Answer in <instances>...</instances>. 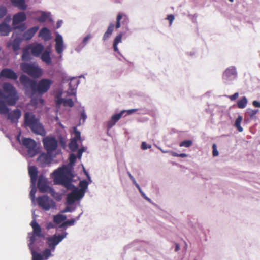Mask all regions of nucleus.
<instances>
[{
	"instance_id": "obj_21",
	"label": "nucleus",
	"mask_w": 260,
	"mask_h": 260,
	"mask_svg": "<svg viewBox=\"0 0 260 260\" xmlns=\"http://www.w3.org/2000/svg\"><path fill=\"white\" fill-rule=\"evenodd\" d=\"M30 225L32 228L33 231L32 232L29 233V234H31L32 240H34L35 235L39 236H44V235L42 234L41 228L40 226L35 219H34L31 222Z\"/></svg>"
},
{
	"instance_id": "obj_34",
	"label": "nucleus",
	"mask_w": 260,
	"mask_h": 260,
	"mask_svg": "<svg viewBox=\"0 0 260 260\" xmlns=\"http://www.w3.org/2000/svg\"><path fill=\"white\" fill-rule=\"evenodd\" d=\"M22 41V39L19 37H16L14 39L12 44L14 51H17L20 49V45Z\"/></svg>"
},
{
	"instance_id": "obj_46",
	"label": "nucleus",
	"mask_w": 260,
	"mask_h": 260,
	"mask_svg": "<svg viewBox=\"0 0 260 260\" xmlns=\"http://www.w3.org/2000/svg\"><path fill=\"white\" fill-rule=\"evenodd\" d=\"M73 129H74V137L72 139H76V140H81L80 132L78 131L75 127H74Z\"/></svg>"
},
{
	"instance_id": "obj_6",
	"label": "nucleus",
	"mask_w": 260,
	"mask_h": 260,
	"mask_svg": "<svg viewBox=\"0 0 260 260\" xmlns=\"http://www.w3.org/2000/svg\"><path fill=\"white\" fill-rule=\"evenodd\" d=\"M48 183V180L44 175H40L38 178L37 185L39 191L41 193H48L56 200H59L61 198L60 194L55 192L53 188L49 186Z\"/></svg>"
},
{
	"instance_id": "obj_36",
	"label": "nucleus",
	"mask_w": 260,
	"mask_h": 260,
	"mask_svg": "<svg viewBox=\"0 0 260 260\" xmlns=\"http://www.w3.org/2000/svg\"><path fill=\"white\" fill-rule=\"evenodd\" d=\"M41 16L37 18V20L40 22H45L47 20L50 15V13L49 12L41 11Z\"/></svg>"
},
{
	"instance_id": "obj_20",
	"label": "nucleus",
	"mask_w": 260,
	"mask_h": 260,
	"mask_svg": "<svg viewBox=\"0 0 260 260\" xmlns=\"http://www.w3.org/2000/svg\"><path fill=\"white\" fill-rule=\"evenodd\" d=\"M39 29V26H35L27 29L23 34L21 38L22 40H30L37 32Z\"/></svg>"
},
{
	"instance_id": "obj_43",
	"label": "nucleus",
	"mask_w": 260,
	"mask_h": 260,
	"mask_svg": "<svg viewBox=\"0 0 260 260\" xmlns=\"http://www.w3.org/2000/svg\"><path fill=\"white\" fill-rule=\"evenodd\" d=\"M87 118V115L86 114L84 107L82 108V110L80 111V119L79 121L80 124L84 123Z\"/></svg>"
},
{
	"instance_id": "obj_27",
	"label": "nucleus",
	"mask_w": 260,
	"mask_h": 260,
	"mask_svg": "<svg viewBox=\"0 0 260 260\" xmlns=\"http://www.w3.org/2000/svg\"><path fill=\"white\" fill-rule=\"evenodd\" d=\"M12 29L8 24H5V23H0V34L2 36H8Z\"/></svg>"
},
{
	"instance_id": "obj_14",
	"label": "nucleus",
	"mask_w": 260,
	"mask_h": 260,
	"mask_svg": "<svg viewBox=\"0 0 260 260\" xmlns=\"http://www.w3.org/2000/svg\"><path fill=\"white\" fill-rule=\"evenodd\" d=\"M55 49L56 53L59 54V58L62 57V53L65 48L63 38L58 32H56L55 38Z\"/></svg>"
},
{
	"instance_id": "obj_5",
	"label": "nucleus",
	"mask_w": 260,
	"mask_h": 260,
	"mask_svg": "<svg viewBox=\"0 0 260 260\" xmlns=\"http://www.w3.org/2000/svg\"><path fill=\"white\" fill-rule=\"evenodd\" d=\"M0 97L9 106L15 105L19 99L16 89L9 83L3 84L2 90L0 89Z\"/></svg>"
},
{
	"instance_id": "obj_33",
	"label": "nucleus",
	"mask_w": 260,
	"mask_h": 260,
	"mask_svg": "<svg viewBox=\"0 0 260 260\" xmlns=\"http://www.w3.org/2000/svg\"><path fill=\"white\" fill-rule=\"evenodd\" d=\"M44 236H39L37 235H35L34 240H32L31 238V234H28V237L29 239V243H28V247L29 249H35V247L34 246L35 243L37 242V241L39 240V238H42Z\"/></svg>"
},
{
	"instance_id": "obj_9",
	"label": "nucleus",
	"mask_w": 260,
	"mask_h": 260,
	"mask_svg": "<svg viewBox=\"0 0 260 260\" xmlns=\"http://www.w3.org/2000/svg\"><path fill=\"white\" fill-rule=\"evenodd\" d=\"M37 200L39 206L45 211L54 208L56 206L53 200L46 195L38 197Z\"/></svg>"
},
{
	"instance_id": "obj_37",
	"label": "nucleus",
	"mask_w": 260,
	"mask_h": 260,
	"mask_svg": "<svg viewBox=\"0 0 260 260\" xmlns=\"http://www.w3.org/2000/svg\"><path fill=\"white\" fill-rule=\"evenodd\" d=\"M247 99L246 96L242 97L237 102V106L239 108L243 109L246 107L247 104Z\"/></svg>"
},
{
	"instance_id": "obj_15",
	"label": "nucleus",
	"mask_w": 260,
	"mask_h": 260,
	"mask_svg": "<svg viewBox=\"0 0 260 260\" xmlns=\"http://www.w3.org/2000/svg\"><path fill=\"white\" fill-rule=\"evenodd\" d=\"M0 78L16 80L18 79V75L12 69L5 68L0 72Z\"/></svg>"
},
{
	"instance_id": "obj_56",
	"label": "nucleus",
	"mask_w": 260,
	"mask_h": 260,
	"mask_svg": "<svg viewBox=\"0 0 260 260\" xmlns=\"http://www.w3.org/2000/svg\"><path fill=\"white\" fill-rule=\"evenodd\" d=\"M76 221L75 219H72L71 220H68L65 221L66 225L68 226L73 225Z\"/></svg>"
},
{
	"instance_id": "obj_41",
	"label": "nucleus",
	"mask_w": 260,
	"mask_h": 260,
	"mask_svg": "<svg viewBox=\"0 0 260 260\" xmlns=\"http://www.w3.org/2000/svg\"><path fill=\"white\" fill-rule=\"evenodd\" d=\"M32 255L31 260H43L41 253L37 252L35 249H30Z\"/></svg>"
},
{
	"instance_id": "obj_52",
	"label": "nucleus",
	"mask_w": 260,
	"mask_h": 260,
	"mask_svg": "<svg viewBox=\"0 0 260 260\" xmlns=\"http://www.w3.org/2000/svg\"><path fill=\"white\" fill-rule=\"evenodd\" d=\"M212 154L213 156H217L219 155V152L217 148V146L215 144L212 145Z\"/></svg>"
},
{
	"instance_id": "obj_3",
	"label": "nucleus",
	"mask_w": 260,
	"mask_h": 260,
	"mask_svg": "<svg viewBox=\"0 0 260 260\" xmlns=\"http://www.w3.org/2000/svg\"><path fill=\"white\" fill-rule=\"evenodd\" d=\"M68 234L64 231L61 234H55L46 238V243L48 247L44 249L41 253L43 260H48L53 256L52 252H54L56 246L67 237Z\"/></svg>"
},
{
	"instance_id": "obj_7",
	"label": "nucleus",
	"mask_w": 260,
	"mask_h": 260,
	"mask_svg": "<svg viewBox=\"0 0 260 260\" xmlns=\"http://www.w3.org/2000/svg\"><path fill=\"white\" fill-rule=\"evenodd\" d=\"M17 140L27 149V154L29 157H33L37 154V144L35 140L29 138H23L21 140L20 135L17 136Z\"/></svg>"
},
{
	"instance_id": "obj_22",
	"label": "nucleus",
	"mask_w": 260,
	"mask_h": 260,
	"mask_svg": "<svg viewBox=\"0 0 260 260\" xmlns=\"http://www.w3.org/2000/svg\"><path fill=\"white\" fill-rule=\"evenodd\" d=\"M80 83V81L75 80V78H72L71 81L69 83V90L68 91V94L69 95H74L76 94V89Z\"/></svg>"
},
{
	"instance_id": "obj_40",
	"label": "nucleus",
	"mask_w": 260,
	"mask_h": 260,
	"mask_svg": "<svg viewBox=\"0 0 260 260\" xmlns=\"http://www.w3.org/2000/svg\"><path fill=\"white\" fill-rule=\"evenodd\" d=\"M31 190L30 191V194H29V196H30V198L31 200V201L32 203H34L35 202V194L36 193V191H37V189H36V184H31Z\"/></svg>"
},
{
	"instance_id": "obj_60",
	"label": "nucleus",
	"mask_w": 260,
	"mask_h": 260,
	"mask_svg": "<svg viewBox=\"0 0 260 260\" xmlns=\"http://www.w3.org/2000/svg\"><path fill=\"white\" fill-rule=\"evenodd\" d=\"M11 20V17L10 15H8L7 16L4 21L2 22V23H5V24H8V23H9Z\"/></svg>"
},
{
	"instance_id": "obj_2",
	"label": "nucleus",
	"mask_w": 260,
	"mask_h": 260,
	"mask_svg": "<svg viewBox=\"0 0 260 260\" xmlns=\"http://www.w3.org/2000/svg\"><path fill=\"white\" fill-rule=\"evenodd\" d=\"M21 85L23 86L26 95L32 98L35 94L42 95L49 89L53 81L49 79H42L37 82L24 74L19 77Z\"/></svg>"
},
{
	"instance_id": "obj_17",
	"label": "nucleus",
	"mask_w": 260,
	"mask_h": 260,
	"mask_svg": "<svg viewBox=\"0 0 260 260\" xmlns=\"http://www.w3.org/2000/svg\"><path fill=\"white\" fill-rule=\"evenodd\" d=\"M28 48L30 50L31 55L35 57H39L44 49V46L40 43L30 45Z\"/></svg>"
},
{
	"instance_id": "obj_11",
	"label": "nucleus",
	"mask_w": 260,
	"mask_h": 260,
	"mask_svg": "<svg viewBox=\"0 0 260 260\" xmlns=\"http://www.w3.org/2000/svg\"><path fill=\"white\" fill-rule=\"evenodd\" d=\"M237 77L236 68L231 66L227 68L223 74L222 79L226 84H231Z\"/></svg>"
},
{
	"instance_id": "obj_61",
	"label": "nucleus",
	"mask_w": 260,
	"mask_h": 260,
	"mask_svg": "<svg viewBox=\"0 0 260 260\" xmlns=\"http://www.w3.org/2000/svg\"><path fill=\"white\" fill-rule=\"evenodd\" d=\"M252 105L256 108H260V102L254 100L252 102Z\"/></svg>"
},
{
	"instance_id": "obj_4",
	"label": "nucleus",
	"mask_w": 260,
	"mask_h": 260,
	"mask_svg": "<svg viewBox=\"0 0 260 260\" xmlns=\"http://www.w3.org/2000/svg\"><path fill=\"white\" fill-rule=\"evenodd\" d=\"M24 123L31 132L36 135L45 136L46 131L40 119L36 116L32 112H27L24 114Z\"/></svg>"
},
{
	"instance_id": "obj_12",
	"label": "nucleus",
	"mask_w": 260,
	"mask_h": 260,
	"mask_svg": "<svg viewBox=\"0 0 260 260\" xmlns=\"http://www.w3.org/2000/svg\"><path fill=\"white\" fill-rule=\"evenodd\" d=\"M76 157V156L74 154H71L69 157L70 161L68 165L67 166L63 165L53 171L52 174L54 176V182L56 181L57 177L59 176V174H61L62 172L65 171L64 168L69 169L72 173L73 167L74 165Z\"/></svg>"
},
{
	"instance_id": "obj_38",
	"label": "nucleus",
	"mask_w": 260,
	"mask_h": 260,
	"mask_svg": "<svg viewBox=\"0 0 260 260\" xmlns=\"http://www.w3.org/2000/svg\"><path fill=\"white\" fill-rule=\"evenodd\" d=\"M242 120V117L240 115L238 116L235 121V126L240 132H242L243 131V128L241 126L240 124Z\"/></svg>"
},
{
	"instance_id": "obj_62",
	"label": "nucleus",
	"mask_w": 260,
	"mask_h": 260,
	"mask_svg": "<svg viewBox=\"0 0 260 260\" xmlns=\"http://www.w3.org/2000/svg\"><path fill=\"white\" fill-rule=\"evenodd\" d=\"M117 45H117V44H113V50L115 52H117L120 56H122V55L121 54L120 52L119 51Z\"/></svg>"
},
{
	"instance_id": "obj_25",
	"label": "nucleus",
	"mask_w": 260,
	"mask_h": 260,
	"mask_svg": "<svg viewBox=\"0 0 260 260\" xmlns=\"http://www.w3.org/2000/svg\"><path fill=\"white\" fill-rule=\"evenodd\" d=\"M57 105H60L63 104L64 106L72 107L74 106V102L71 99H64L59 96H57L56 99Z\"/></svg>"
},
{
	"instance_id": "obj_55",
	"label": "nucleus",
	"mask_w": 260,
	"mask_h": 260,
	"mask_svg": "<svg viewBox=\"0 0 260 260\" xmlns=\"http://www.w3.org/2000/svg\"><path fill=\"white\" fill-rule=\"evenodd\" d=\"M151 147V145H147L145 142H143L141 144V149L143 150H146L148 148Z\"/></svg>"
},
{
	"instance_id": "obj_54",
	"label": "nucleus",
	"mask_w": 260,
	"mask_h": 260,
	"mask_svg": "<svg viewBox=\"0 0 260 260\" xmlns=\"http://www.w3.org/2000/svg\"><path fill=\"white\" fill-rule=\"evenodd\" d=\"M127 174L130 179L133 182V184L135 185V186L137 188L140 185L137 183L135 178L132 175V174L129 172H127Z\"/></svg>"
},
{
	"instance_id": "obj_49",
	"label": "nucleus",
	"mask_w": 260,
	"mask_h": 260,
	"mask_svg": "<svg viewBox=\"0 0 260 260\" xmlns=\"http://www.w3.org/2000/svg\"><path fill=\"white\" fill-rule=\"evenodd\" d=\"M246 114L249 116L250 119H255L256 118V116L254 112H253V109L248 108L246 110Z\"/></svg>"
},
{
	"instance_id": "obj_13",
	"label": "nucleus",
	"mask_w": 260,
	"mask_h": 260,
	"mask_svg": "<svg viewBox=\"0 0 260 260\" xmlns=\"http://www.w3.org/2000/svg\"><path fill=\"white\" fill-rule=\"evenodd\" d=\"M5 115L7 120L11 123L17 125L21 116V111L19 109H15L11 111H9Z\"/></svg>"
},
{
	"instance_id": "obj_31",
	"label": "nucleus",
	"mask_w": 260,
	"mask_h": 260,
	"mask_svg": "<svg viewBox=\"0 0 260 260\" xmlns=\"http://www.w3.org/2000/svg\"><path fill=\"white\" fill-rule=\"evenodd\" d=\"M29 48L28 47L23 49L22 51V54L21 56V59L22 61L26 62L31 60V52L29 51Z\"/></svg>"
},
{
	"instance_id": "obj_39",
	"label": "nucleus",
	"mask_w": 260,
	"mask_h": 260,
	"mask_svg": "<svg viewBox=\"0 0 260 260\" xmlns=\"http://www.w3.org/2000/svg\"><path fill=\"white\" fill-rule=\"evenodd\" d=\"M13 29L14 30H19L21 32H23L25 31L27 26L25 23H20L19 24H15V25H13L12 27Z\"/></svg>"
},
{
	"instance_id": "obj_42",
	"label": "nucleus",
	"mask_w": 260,
	"mask_h": 260,
	"mask_svg": "<svg viewBox=\"0 0 260 260\" xmlns=\"http://www.w3.org/2000/svg\"><path fill=\"white\" fill-rule=\"evenodd\" d=\"M77 141L76 139H72L69 143V148L72 151H75L78 149V145Z\"/></svg>"
},
{
	"instance_id": "obj_58",
	"label": "nucleus",
	"mask_w": 260,
	"mask_h": 260,
	"mask_svg": "<svg viewBox=\"0 0 260 260\" xmlns=\"http://www.w3.org/2000/svg\"><path fill=\"white\" fill-rule=\"evenodd\" d=\"M239 96V93L236 92L234 94L228 96V98L231 100V101H235Z\"/></svg>"
},
{
	"instance_id": "obj_51",
	"label": "nucleus",
	"mask_w": 260,
	"mask_h": 260,
	"mask_svg": "<svg viewBox=\"0 0 260 260\" xmlns=\"http://www.w3.org/2000/svg\"><path fill=\"white\" fill-rule=\"evenodd\" d=\"M137 188L139 190V192L145 199H146L149 202H151V200L144 193V192L142 191L140 186L138 187H137Z\"/></svg>"
},
{
	"instance_id": "obj_19",
	"label": "nucleus",
	"mask_w": 260,
	"mask_h": 260,
	"mask_svg": "<svg viewBox=\"0 0 260 260\" xmlns=\"http://www.w3.org/2000/svg\"><path fill=\"white\" fill-rule=\"evenodd\" d=\"M125 110H122L120 113H116L112 116L111 119L107 123V128H111L123 116Z\"/></svg>"
},
{
	"instance_id": "obj_48",
	"label": "nucleus",
	"mask_w": 260,
	"mask_h": 260,
	"mask_svg": "<svg viewBox=\"0 0 260 260\" xmlns=\"http://www.w3.org/2000/svg\"><path fill=\"white\" fill-rule=\"evenodd\" d=\"M66 204L68 206H67L66 208L62 211H61V213H64L67 212H73L75 210L76 208L75 207H71L69 206L70 205L67 204L66 203Z\"/></svg>"
},
{
	"instance_id": "obj_53",
	"label": "nucleus",
	"mask_w": 260,
	"mask_h": 260,
	"mask_svg": "<svg viewBox=\"0 0 260 260\" xmlns=\"http://www.w3.org/2000/svg\"><path fill=\"white\" fill-rule=\"evenodd\" d=\"M92 38L91 34H88L82 40V42L85 45H87L89 40Z\"/></svg>"
},
{
	"instance_id": "obj_10",
	"label": "nucleus",
	"mask_w": 260,
	"mask_h": 260,
	"mask_svg": "<svg viewBox=\"0 0 260 260\" xmlns=\"http://www.w3.org/2000/svg\"><path fill=\"white\" fill-rule=\"evenodd\" d=\"M44 148L48 153L55 151L58 146L57 140L54 137L46 136L42 140Z\"/></svg>"
},
{
	"instance_id": "obj_28",
	"label": "nucleus",
	"mask_w": 260,
	"mask_h": 260,
	"mask_svg": "<svg viewBox=\"0 0 260 260\" xmlns=\"http://www.w3.org/2000/svg\"><path fill=\"white\" fill-rule=\"evenodd\" d=\"M114 28V24L112 23L109 24L107 30L103 35L102 40L104 41L108 40L112 34Z\"/></svg>"
},
{
	"instance_id": "obj_59",
	"label": "nucleus",
	"mask_w": 260,
	"mask_h": 260,
	"mask_svg": "<svg viewBox=\"0 0 260 260\" xmlns=\"http://www.w3.org/2000/svg\"><path fill=\"white\" fill-rule=\"evenodd\" d=\"M170 22V25H171L174 20V16L172 14L169 15L167 18Z\"/></svg>"
},
{
	"instance_id": "obj_44",
	"label": "nucleus",
	"mask_w": 260,
	"mask_h": 260,
	"mask_svg": "<svg viewBox=\"0 0 260 260\" xmlns=\"http://www.w3.org/2000/svg\"><path fill=\"white\" fill-rule=\"evenodd\" d=\"M192 144V142L191 140H187L182 141L180 144L179 146L180 147H190Z\"/></svg>"
},
{
	"instance_id": "obj_50",
	"label": "nucleus",
	"mask_w": 260,
	"mask_h": 260,
	"mask_svg": "<svg viewBox=\"0 0 260 260\" xmlns=\"http://www.w3.org/2000/svg\"><path fill=\"white\" fill-rule=\"evenodd\" d=\"M86 45H84L82 42L80 43L75 48V50L78 53L80 52L84 48V47Z\"/></svg>"
},
{
	"instance_id": "obj_1",
	"label": "nucleus",
	"mask_w": 260,
	"mask_h": 260,
	"mask_svg": "<svg viewBox=\"0 0 260 260\" xmlns=\"http://www.w3.org/2000/svg\"><path fill=\"white\" fill-rule=\"evenodd\" d=\"M65 171L57 177L54 184L61 185L67 190H72L71 192L67 196L66 204L73 205L76 201L81 200L84 196L89 182L86 180H82L79 182L80 188L76 187L73 183L74 175L69 169L64 168Z\"/></svg>"
},
{
	"instance_id": "obj_16",
	"label": "nucleus",
	"mask_w": 260,
	"mask_h": 260,
	"mask_svg": "<svg viewBox=\"0 0 260 260\" xmlns=\"http://www.w3.org/2000/svg\"><path fill=\"white\" fill-rule=\"evenodd\" d=\"M52 160L51 153L41 154L38 158V161L42 167L46 166L49 164Z\"/></svg>"
},
{
	"instance_id": "obj_64",
	"label": "nucleus",
	"mask_w": 260,
	"mask_h": 260,
	"mask_svg": "<svg viewBox=\"0 0 260 260\" xmlns=\"http://www.w3.org/2000/svg\"><path fill=\"white\" fill-rule=\"evenodd\" d=\"M54 227L55 226H54L53 223H52V222H49L47 224V229H53V228H54Z\"/></svg>"
},
{
	"instance_id": "obj_30",
	"label": "nucleus",
	"mask_w": 260,
	"mask_h": 260,
	"mask_svg": "<svg viewBox=\"0 0 260 260\" xmlns=\"http://www.w3.org/2000/svg\"><path fill=\"white\" fill-rule=\"evenodd\" d=\"M40 56L42 60L46 64L49 65L51 64L52 60L50 57V52L48 51H44L42 53Z\"/></svg>"
},
{
	"instance_id": "obj_26",
	"label": "nucleus",
	"mask_w": 260,
	"mask_h": 260,
	"mask_svg": "<svg viewBox=\"0 0 260 260\" xmlns=\"http://www.w3.org/2000/svg\"><path fill=\"white\" fill-rule=\"evenodd\" d=\"M39 36L44 41H48L51 38V32L47 27L42 28L39 31Z\"/></svg>"
},
{
	"instance_id": "obj_35",
	"label": "nucleus",
	"mask_w": 260,
	"mask_h": 260,
	"mask_svg": "<svg viewBox=\"0 0 260 260\" xmlns=\"http://www.w3.org/2000/svg\"><path fill=\"white\" fill-rule=\"evenodd\" d=\"M67 218V216L64 215L58 214L53 216V222L56 224L61 223L64 221Z\"/></svg>"
},
{
	"instance_id": "obj_47",
	"label": "nucleus",
	"mask_w": 260,
	"mask_h": 260,
	"mask_svg": "<svg viewBox=\"0 0 260 260\" xmlns=\"http://www.w3.org/2000/svg\"><path fill=\"white\" fill-rule=\"evenodd\" d=\"M122 36L123 34L122 32L118 34L114 39L113 44L118 45L119 43H120L121 42Z\"/></svg>"
},
{
	"instance_id": "obj_57",
	"label": "nucleus",
	"mask_w": 260,
	"mask_h": 260,
	"mask_svg": "<svg viewBox=\"0 0 260 260\" xmlns=\"http://www.w3.org/2000/svg\"><path fill=\"white\" fill-rule=\"evenodd\" d=\"M61 228L63 229L64 230H66V229L67 228V225H66L65 221H64L62 223L60 224V225H58L56 227V230L59 231V229Z\"/></svg>"
},
{
	"instance_id": "obj_18",
	"label": "nucleus",
	"mask_w": 260,
	"mask_h": 260,
	"mask_svg": "<svg viewBox=\"0 0 260 260\" xmlns=\"http://www.w3.org/2000/svg\"><path fill=\"white\" fill-rule=\"evenodd\" d=\"M27 19L25 13L23 12H18L14 14L12 18V25L22 23Z\"/></svg>"
},
{
	"instance_id": "obj_23",
	"label": "nucleus",
	"mask_w": 260,
	"mask_h": 260,
	"mask_svg": "<svg viewBox=\"0 0 260 260\" xmlns=\"http://www.w3.org/2000/svg\"><path fill=\"white\" fill-rule=\"evenodd\" d=\"M127 17L125 14L122 13H118L116 16V23L114 27L116 29L120 27L121 24H124L126 21Z\"/></svg>"
},
{
	"instance_id": "obj_63",
	"label": "nucleus",
	"mask_w": 260,
	"mask_h": 260,
	"mask_svg": "<svg viewBox=\"0 0 260 260\" xmlns=\"http://www.w3.org/2000/svg\"><path fill=\"white\" fill-rule=\"evenodd\" d=\"M137 111V109H132L125 110V113H126L127 115H129Z\"/></svg>"
},
{
	"instance_id": "obj_32",
	"label": "nucleus",
	"mask_w": 260,
	"mask_h": 260,
	"mask_svg": "<svg viewBox=\"0 0 260 260\" xmlns=\"http://www.w3.org/2000/svg\"><path fill=\"white\" fill-rule=\"evenodd\" d=\"M8 104L0 97V114L5 115L10 111Z\"/></svg>"
},
{
	"instance_id": "obj_45",
	"label": "nucleus",
	"mask_w": 260,
	"mask_h": 260,
	"mask_svg": "<svg viewBox=\"0 0 260 260\" xmlns=\"http://www.w3.org/2000/svg\"><path fill=\"white\" fill-rule=\"evenodd\" d=\"M7 11V9L5 6H0V19L6 15Z\"/></svg>"
},
{
	"instance_id": "obj_8",
	"label": "nucleus",
	"mask_w": 260,
	"mask_h": 260,
	"mask_svg": "<svg viewBox=\"0 0 260 260\" xmlns=\"http://www.w3.org/2000/svg\"><path fill=\"white\" fill-rule=\"evenodd\" d=\"M21 70L33 77H39L42 73L41 69L35 63L23 62L20 65Z\"/></svg>"
},
{
	"instance_id": "obj_29",
	"label": "nucleus",
	"mask_w": 260,
	"mask_h": 260,
	"mask_svg": "<svg viewBox=\"0 0 260 260\" xmlns=\"http://www.w3.org/2000/svg\"><path fill=\"white\" fill-rule=\"evenodd\" d=\"M13 5L19 10L24 11L27 9V5L25 0H15L11 2Z\"/></svg>"
},
{
	"instance_id": "obj_24",
	"label": "nucleus",
	"mask_w": 260,
	"mask_h": 260,
	"mask_svg": "<svg viewBox=\"0 0 260 260\" xmlns=\"http://www.w3.org/2000/svg\"><path fill=\"white\" fill-rule=\"evenodd\" d=\"M29 174L30 177L31 184H36L38 178V171L37 168L35 166H29L28 168Z\"/></svg>"
}]
</instances>
